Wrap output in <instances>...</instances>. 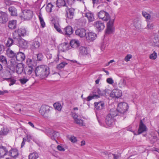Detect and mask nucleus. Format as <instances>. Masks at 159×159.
I'll return each instance as SVG.
<instances>
[{
  "label": "nucleus",
  "instance_id": "obj_55",
  "mask_svg": "<svg viewBox=\"0 0 159 159\" xmlns=\"http://www.w3.org/2000/svg\"><path fill=\"white\" fill-rule=\"evenodd\" d=\"M26 140L28 142H30L33 139L32 136L30 134H26Z\"/></svg>",
  "mask_w": 159,
  "mask_h": 159
},
{
  "label": "nucleus",
  "instance_id": "obj_31",
  "mask_svg": "<svg viewBox=\"0 0 159 159\" xmlns=\"http://www.w3.org/2000/svg\"><path fill=\"white\" fill-rule=\"evenodd\" d=\"M70 46L74 48H77L80 45V43L78 40L76 39L71 40L70 43Z\"/></svg>",
  "mask_w": 159,
  "mask_h": 159
},
{
  "label": "nucleus",
  "instance_id": "obj_58",
  "mask_svg": "<svg viewBox=\"0 0 159 159\" xmlns=\"http://www.w3.org/2000/svg\"><path fill=\"white\" fill-rule=\"evenodd\" d=\"M106 43L105 42H104L103 43H102L100 48H101V50L102 51H104V50H105V48H106Z\"/></svg>",
  "mask_w": 159,
  "mask_h": 159
},
{
  "label": "nucleus",
  "instance_id": "obj_23",
  "mask_svg": "<svg viewBox=\"0 0 159 159\" xmlns=\"http://www.w3.org/2000/svg\"><path fill=\"white\" fill-rule=\"evenodd\" d=\"M94 104L95 108L98 110H101L105 107L104 103L103 101L95 102Z\"/></svg>",
  "mask_w": 159,
  "mask_h": 159
},
{
  "label": "nucleus",
  "instance_id": "obj_59",
  "mask_svg": "<svg viewBox=\"0 0 159 159\" xmlns=\"http://www.w3.org/2000/svg\"><path fill=\"white\" fill-rule=\"evenodd\" d=\"M147 22V25L146 28L151 29L153 27V25L152 24H150V22L149 20H147L146 21Z\"/></svg>",
  "mask_w": 159,
  "mask_h": 159
},
{
  "label": "nucleus",
  "instance_id": "obj_18",
  "mask_svg": "<svg viewBox=\"0 0 159 159\" xmlns=\"http://www.w3.org/2000/svg\"><path fill=\"white\" fill-rule=\"evenodd\" d=\"M147 128L146 126L143 123L142 120H140L139 129L138 130V133L140 134L141 133L147 131Z\"/></svg>",
  "mask_w": 159,
  "mask_h": 159
},
{
  "label": "nucleus",
  "instance_id": "obj_54",
  "mask_svg": "<svg viewBox=\"0 0 159 159\" xmlns=\"http://www.w3.org/2000/svg\"><path fill=\"white\" fill-rule=\"evenodd\" d=\"M7 80H8V81L10 82V83L9 84V85L10 86L13 85L16 82V80L14 79H7Z\"/></svg>",
  "mask_w": 159,
  "mask_h": 159
},
{
  "label": "nucleus",
  "instance_id": "obj_64",
  "mask_svg": "<svg viewBox=\"0 0 159 159\" xmlns=\"http://www.w3.org/2000/svg\"><path fill=\"white\" fill-rule=\"evenodd\" d=\"M111 155L114 159H118L119 158V156L117 154H112Z\"/></svg>",
  "mask_w": 159,
  "mask_h": 159
},
{
  "label": "nucleus",
  "instance_id": "obj_21",
  "mask_svg": "<svg viewBox=\"0 0 159 159\" xmlns=\"http://www.w3.org/2000/svg\"><path fill=\"white\" fill-rule=\"evenodd\" d=\"M96 34L92 32H89L86 34V39L88 41L94 40L96 38Z\"/></svg>",
  "mask_w": 159,
  "mask_h": 159
},
{
  "label": "nucleus",
  "instance_id": "obj_35",
  "mask_svg": "<svg viewBox=\"0 0 159 159\" xmlns=\"http://www.w3.org/2000/svg\"><path fill=\"white\" fill-rule=\"evenodd\" d=\"M16 53L14 52L13 51L11 50L8 49L7 51V55L8 57L10 58H12L11 60L12 59H14L15 61V58Z\"/></svg>",
  "mask_w": 159,
  "mask_h": 159
},
{
  "label": "nucleus",
  "instance_id": "obj_15",
  "mask_svg": "<svg viewBox=\"0 0 159 159\" xmlns=\"http://www.w3.org/2000/svg\"><path fill=\"white\" fill-rule=\"evenodd\" d=\"M25 55L24 53L21 52H18L16 55V61L18 62V63H19V62H22L25 60Z\"/></svg>",
  "mask_w": 159,
  "mask_h": 159
},
{
  "label": "nucleus",
  "instance_id": "obj_12",
  "mask_svg": "<svg viewBox=\"0 0 159 159\" xmlns=\"http://www.w3.org/2000/svg\"><path fill=\"white\" fill-rule=\"evenodd\" d=\"M114 20H111L107 23V30L106 31L107 34H109L113 31V26L114 24Z\"/></svg>",
  "mask_w": 159,
  "mask_h": 159
},
{
  "label": "nucleus",
  "instance_id": "obj_49",
  "mask_svg": "<svg viewBox=\"0 0 159 159\" xmlns=\"http://www.w3.org/2000/svg\"><path fill=\"white\" fill-rule=\"evenodd\" d=\"M53 106L55 109L59 111H61L62 108V107L61 104L59 103H54L53 105Z\"/></svg>",
  "mask_w": 159,
  "mask_h": 159
},
{
  "label": "nucleus",
  "instance_id": "obj_19",
  "mask_svg": "<svg viewBox=\"0 0 159 159\" xmlns=\"http://www.w3.org/2000/svg\"><path fill=\"white\" fill-rule=\"evenodd\" d=\"M34 70L33 67L26 66L24 68V73L26 76H29L31 77V75Z\"/></svg>",
  "mask_w": 159,
  "mask_h": 159
},
{
  "label": "nucleus",
  "instance_id": "obj_28",
  "mask_svg": "<svg viewBox=\"0 0 159 159\" xmlns=\"http://www.w3.org/2000/svg\"><path fill=\"white\" fill-rule=\"evenodd\" d=\"M79 52L80 55L82 56H85L89 54L87 48L84 47L82 46L79 48Z\"/></svg>",
  "mask_w": 159,
  "mask_h": 159
},
{
  "label": "nucleus",
  "instance_id": "obj_47",
  "mask_svg": "<svg viewBox=\"0 0 159 159\" xmlns=\"http://www.w3.org/2000/svg\"><path fill=\"white\" fill-rule=\"evenodd\" d=\"M68 138L71 142L73 143H75L77 141L76 138L73 135L69 136L68 137Z\"/></svg>",
  "mask_w": 159,
  "mask_h": 159
},
{
  "label": "nucleus",
  "instance_id": "obj_44",
  "mask_svg": "<svg viewBox=\"0 0 159 159\" xmlns=\"http://www.w3.org/2000/svg\"><path fill=\"white\" fill-rule=\"evenodd\" d=\"M153 42L155 46L159 45V36L157 35L155 36L153 39Z\"/></svg>",
  "mask_w": 159,
  "mask_h": 159
},
{
  "label": "nucleus",
  "instance_id": "obj_6",
  "mask_svg": "<svg viewBox=\"0 0 159 159\" xmlns=\"http://www.w3.org/2000/svg\"><path fill=\"white\" fill-rule=\"evenodd\" d=\"M51 108L48 106L42 105L40 108L39 113L44 118H47L48 117Z\"/></svg>",
  "mask_w": 159,
  "mask_h": 159
},
{
  "label": "nucleus",
  "instance_id": "obj_38",
  "mask_svg": "<svg viewBox=\"0 0 159 159\" xmlns=\"http://www.w3.org/2000/svg\"><path fill=\"white\" fill-rule=\"evenodd\" d=\"M56 4L59 7L62 6H66V3L64 0H57Z\"/></svg>",
  "mask_w": 159,
  "mask_h": 159
},
{
  "label": "nucleus",
  "instance_id": "obj_50",
  "mask_svg": "<svg viewBox=\"0 0 159 159\" xmlns=\"http://www.w3.org/2000/svg\"><path fill=\"white\" fill-rule=\"evenodd\" d=\"M134 25L137 29H140L141 27L140 22L139 21H135L134 23Z\"/></svg>",
  "mask_w": 159,
  "mask_h": 159
},
{
  "label": "nucleus",
  "instance_id": "obj_25",
  "mask_svg": "<svg viewBox=\"0 0 159 159\" xmlns=\"http://www.w3.org/2000/svg\"><path fill=\"white\" fill-rule=\"evenodd\" d=\"M63 32L62 34L67 35H69L73 33V30L71 26H67L64 28Z\"/></svg>",
  "mask_w": 159,
  "mask_h": 159
},
{
  "label": "nucleus",
  "instance_id": "obj_32",
  "mask_svg": "<svg viewBox=\"0 0 159 159\" xmlns=\"http://www.w3.org/2000/svg\"><path fill=\"white\" fill-rule=\"evenodd\" d=\"M16 20H10L8 22V27L10 29H13L16 28Z\"/></svg>",
  "mask_w": 159,
  "mask_h": 159
},
{
  "label": "nucleus",
  "instance_id": "obj_16",
  "mask_svg": "<svg viewBox=\"0 0 159 159\" xmlns=\"http://www.w3.org/2000/svg\"><path fill=\"white\" fill-rule=\"evenodd\" d=\"M105 122L107 127H111L113 124V117L111 116L110 115H107L106 116Z\"/></svg>",
  "mask_w": 159,
  "mask_h": 159
},
{
  "label": "nucleus",
  "instance_id": "obj_39",
  "mask_svg": "<svg viewBox=\"0 0 159 159\" xmlns=\"http://www.w3.org/2000/svg\"><path fill=\"white\" fill-rule=\"evenodd\" d=\"M126 85V81L124 79H121L118 84L119 87L121 88L125 87Z\"/></svg>",
  "mask_w": 159,
  "mask_h": 159
},
{
  "label": "nucleus",
  "instance_id": "obj_63",
  "mask_svg": "<svg viewBox=\"0 0 159 159\" xmlns=\"http://www.w3.org/2000/svg\"><path fill=\"white\" fill-rule=\"evenodd\" d=\"M72 116L74 118V120L78 119V116L75 113H72Z\"/></svg>",
  "mask_w": 159,
  "mask_h": 159
},
{
  "label": "nucleus",
  "instance_id": "obj_48",
  "mask_svg": "<svg viewBox=\"0 0 159 159\" xmlns=\"http://www.w3.org/2000/svg\"><path fill=\"white\" fill-rule=\"evenodd\" d=\"M14 108L17 111H20L21 110V109L22 108L23 109V107L20 104H18L15 105Z\"/></svg>",
  "mask_w": 159,
  "mask_h": 159
},
{
  "label": "nucleus",
  "instance_id": "obj_24",
  "mask_svg": "<svg viewBox=\"0 0 159 159\" xmlns=\"http://www.w3.org/2000/svg\"><path fill=\"white\" fill-rule=\"evenodd\" d=\"M40 44L39 42L37 39H35L33 41L32 45L31 47L32 50H34L40 47Z\"/></svg>",
  "mask_w": 159,
  "mask_h": 159
},
{
  "label": "nucleus",
  "instance_id": "obj_42",
  "mask_svg": "<svg viewBox=\"0 0 159 159\" xmlns=\"http://www.w3.org/2000/svg\"><path fill=\"white\" fill-rule=\"evenodd\" d=\"M38 157V154L36 152L31 153L29 155V159H37Z\"/></svg>",
  "mask_w": 159,
  "mask_h": 159
},
{
  "label": "nucleus",
  "instance_id": "obj_22",
  "mask_svg": "<svg viewBox=\"0 0 159 159\" xmlns=\"http://www.w3.org/2000/svg\"><path fill=\"white\" fill-rule=\"evenodd\" d=\"M7 154L13 158H16L19 155L18 150L16 149L12 148L8 152Z\"/></svg>",
  "mask_w": 159,
  "mask_h": 159
},
{
  "label": "nucleus",
  "instance_id": "obj_5",
  "mask_svg": "<svg viewBox=\"0 0 159 159\" xmlns=\"http://www.w3.org/2000/svg\"><path fill=\"white\" fill-rule=\"evenodd\" d=\"M128 104L125 102H120L119 103L117 106V111L120 114V116H123L125 115L128 109Z\"/></svg>",
  "mask_w": 159,
  "mask_h": 159
},
{
  "label": "nucleus",
  "instance_id": "obj_7",
  "mask_svg": "<svg viewBox=\"0 0 159 159\" xmlns=\"http://www.w3.org/2000/svg\"><path fill=\"white\" fill-rule=\"evenodd\" d=\"M44 132L49 136L51 139L57 142V139L59 137V133L52 129H48L46 130Z\"/></svg>",
  "mask_w": 159,
  "mask_h": 159
},
{
  "label": "nucleus",
  "instance_id": "obj_17",
  "mask_svg": "<svg viewBox=\"0 0 159 159\" xmlns=\"http://www.w3.org/2000/svg\"><path fill=\"white\" fill-rule=\"evenodd\" d=\"M75 9L73 8L66 9V16L69 19H72L74 15Z\"/></svg>",
  "mask_w": 159,
  "mask_h": 159
},
{
  "label": "nucleus",
  "instance_id": "obj_45",
  "mask_svg": "<svg viewBox=\"0 0 159 159\" xmlns=\"http://www.w3.org/2000/svg\"><path fill=\"white\" fill-rule=\"evenodd\" d=\"M53 6L51 3H49L46 6V11L48 12H50L52 10V8Z\"/></svg>",
  "mask_w": 159,
  "mask_h": 159
},
{
  "label": "nucleus",
  "instance_id": "obj_57",
  "mask_svg": "<svg viewBox=\"0 0 159 159\" xmlns=\"http://www.w3.org/2000/svg\"><path fill=\"white\" fill-rule=\"evenodd\" d=\"M38 60L39 61H41L43 59V55L41 53H39L37 55Z\"/></svg>",
  "mask_w": 159,
  "mask_h": 159
},
{
  "label": "nucleus",
  "instance_id": "obj_56",
  "mask_svg": "<svg viewBox=\"0 0 159 159\" xmlns=\"http://www.w3.org/2000/svg\"><path fill=\"white\" fill-rule=\"evenodd\" d=\"M132 57V56L131 54L127 55L125 58V60L127 62L129 61L130 59Z\"/></svg>",
  "mask_w": 159,
  "mask_h": 159
},
{
  "label": "nucleus",
  "instance_id": "obj_27",
  "mask_svg": "<svg viewBox=\"0 0 159 159\" xmlns=\"http://www.w3.org/2000/svg\"><path fill=\"white\" fill-rule=\"evenodd\" d=\"M8 153V150L5 147L0 146V158L3 157Z\"/></svg>",
  "mask_w": 159,
  "mask_h": 159
},
{
  "label": "nucleus",
  "instance_id": "obj_30",
  "mask_svg": "<svg viewBox=\"0 0 159 159\" xmlns=\"http://www.w3.org/2000/svg\"><path fill=\"white\" fill-rule=\"evenodd\" d=\"M26 64L27 65V66L33 67V68H34L36 65L35 61L33 59H27L26 61Z\"/></svg>",
  "mask_w": 159,
  "mask_h": 159
},
{
  "label": "nucleus",
  "instance_id": "obj_2",
  "mask_svg": "<svg viewBox=\"0 0 159 159\" xmlns=\"http://www.w3.org/2000/svg\"><path fill=\"white\" fill-rule=\"evenodd\" d=\"M33 15L32 11L30 10H22L19 15V17L23 21L28 20H30Z\"/></svg>",
  "mask_w": 159,
  "mask_h": 159
},
{
  "label": "nucleus",
  "instance_id": "obj_46",
  "mask_svg": "<svg viewBox=\"0 0 159 159\" xmlns=\"http://www.w3.org/2000/svg\"><path fill=\"white\" fill-rule=\"evenodd\" d=\"M67 64V63L66 62L63 61L58 65L57 66V67L58 69H60L64 68Z\"/></svg>",
  "mask_w": 159,
  "mask_h": 159
},
{
  "label": "nucleus",
  "instance_id": "obj_36",
  "mask_svg": "<svg viewBox=\"0 0 159 159\" xmlns=\"http://www.w3.org/2000/svg\"><path fill=\"white\" fill-rule=\"evenodd\" d=\"M30 78V77L29 76H24L20 79L19 81L21 84H24L29 80Z\"/></svg>",
  "mask_w": 159,
  "mask_h": 159
},
{
  "label": "nucleus",
  "instance_id": "obj_29",
  "mask_svg": "<svg viewBox=\"0 0 159 159\" xmlns=\"http://www.w3.org/2000/svg\"><path fill=\"white\" fill-rule=\"evenodd\" d=\"M85 16L88 19L89 22H92L94 20L93 14L90 11H89L88 12L85 13Z\"/></svg>",
  "mask_w": 159,
  "mask_h": 159
},
{
  "label": "nucleus",
  "instance_id": "obj_62",
  "mask_svg": "<svg viewBox=\"0 0 159 159\" xmlns=\"http://www.w3.org/2000/svg\"><path fill=\"white\" fill-rule=\"evenodd\" d=\"M57 149L58 150L61 151H64L65 149L63 147L60 145H58Z\"/></svg>",
  "mask_w": 159,
  "mask_h": 159
},
{
  "label": "nucleus",
  "instance_id": "obj_8",
  "mask_svg": "<svg viewBox=\"0 0 159 159\" xmlns=\"http://www.w3.org/2000/svg\"><path fill=\"white\" fill-rule=\"evenodd\" d=\"M14 41L17 45L19 47L24 48H27L28 47V43L27 41L24 39H14Z\"/></svg>",
  "mask_w": 159,
  "mask_h": 159
},
{
  "label": "nucleus",
  "instance_id": "obj_34",
  "mask_svg": "<svg viewBox=\"0 0 159 159\" xmlns=\"http://www.w3.org/2000/svg\"><path fill=\"white\" fill-rule=\"evenodd\" d=\"M108 115H110L113 118L118 115L120 116V114L117 111V110L115 109H111L110 111V113Z\"/></svg>",
  "mask_w": 159,
  "mask_h": 159
},
{
  "label": "nucleus",
  "instance_id": "obj_14",
  "mask_svg": "<svg viewBox=\"0 0 159 159\" xmlns=\"http://www.w3.org/2000/svg\"><path fill=\"white\" fill-rule=\"evenodd\" d=\"M8 20L7 14L5 12L0 11V23H5Z\"/></svg>",
  "mask_w": 159,
  "mask_h": 159
},
{
  "label": "nucleus",
  "instance_id": "obj_60",
  "mask_svg": "<svg viewBox=\"0 0 159 159\" xmlns=\"http://www.w3.org/2000/svg\"><path fill=\"white\" fill-rule=\"evenodd\" d=\"M107 82L110 84H112L113 83V80L112 78H110L107 79Z\"/></svg>",
  "mask_w": 159,
  "mask_h": 159
},
{
  "label": "nucleus",
  "instance_id": "obj_52",
  "mask_svg": "<svg viewBox=\"0 0 159 159\" xmlns=\"http://www.w3.org/2000/svg\"><path fill=\"white\" fill-rule=\"evenodd\" d=\"M157 57V54L155 51H154L149 56V58L150 59L152 60L155 59Z\"/></svg>",
  "mask_w": 159,
  "mask_h": 159
},
{
  "label": "nucleus",
  "instance_id": "obj_51",
  "mask_svg": "<svg viewBox=\"0 0 159 159\" xmlns=\"http://www.w3.org/2000/svg\"><path fill=\"white\" fill-rule=\"evenodd\" d=\"M54 27L56 30L59 33L61 34H62L63 32L61 30L60 28V26L59 25L57 24H54Z\"/></svg>",
  "mask_w": 159,
  "mask_h": 159
},
{
  "label": "nucleus",
  "instance_id": "obj_37",
  "mask_svg": "<svg viewBox=\"0 0 159 159\" xmlns=\"http://www.w3.org/2000/svg\"><path fill=\"white\" fill-rule=\"evenodd\" d=\"M0 63L3 66H6L7 64L6 57L2 55L0 56Z\"/></svg>",
  "mask_w": 159,
  "mask_h": 159
},
{
  "label": "nucleus",
  "instance_id": "obj_26",
  "mask_svg": "<svg viewBox=\"0 0 159 159\" xmlns=\"http://www.w3.org/2000/svg\"><path fill=\"white\" fill-rule=\"evenodd\" d=\"M75 33L76 35L81 38L85 36L86 35V30L84 29H78L75 31Z\"/></svg>",
  "mask_w": 159,
  "mask_h": 159
},
{
  "label": "nucleus",
  "instance_id": "obj_43",
  "mask_svg": "<svg viewBox=\"0 0 159 159\" xmlns=\"http://www.w3.org/2000/svg\"><path fill=\"white\" fill-rule=\"evenodd\" d=\"M143 16L146 19V21L147 20H149L150 19L151 16L150 15L147 13L145 11H143L142 12Z\"/></svg>",
  "mask_w": 159,
  "mask_h": 159
},
{
  "label": "nucleus",
  "instance_id": "obj_33",
  "mask_svg": "<svg viewBox=\"0 0 159 159\" xmlns=\"http://www.w3.org/2000/svg\"><path fill=\"white\" fill-rule=\"evenodd\" d=\"M8 10L11 16H16L17 15V10L13 7H10L8 8Z\"/></svg>",
  "mask_w": 159,
  "mask_h": 159
},
{
  "label": "nucleus",
  "instance_id": "obj_10",
  "mask_svg": "<svg viewBox=\"0 0 159 159\" xmlns=\"http://www.w3.org/2000/svg\"><path fill=\"white\" fill-rule=\"evenodd\" d=\"M98 16L100 19L104 21H107L110 19L109 14L107 12L101 11L98 14Z\"/></svg>",
  "mask_w": 159,
  "mask_h": 159
},
{
  "label": "nucleus",
  "instance_id": "obj_9",
  "mask_svg": "<svg viewBox=\"0 0 159 159\" xmlns=\"http://www.w3.org/2000/svg\"><path fill=\"white\" fill-rule=\"evenodd\" d=\"M95 93H97V94H93L92 95H89L86 98V101H89L90 100L95 99H97L100 97V96H102L105 94L104 93H103L102 92L101 90L98 88L97 89Z\"/></svg>",
  "mask_w": 159,
  "mask_h": 159
},
{
  "label": "nucleus",
  "instance_id": "obj_53",
  "mask_svg": "<svg viewBox=\"0 0 159 159\" xmlns=\"http://www.w3.org/2000/svg\"><path fill=\"white\" fill-rule=\"evenodd\" d=\"M74 121L75 123L80 125H83V120H82L79 119L78 118L75 119V120H74Z\"/></svg>",
  "mask_w": 159,
  "mask_h": 159
},
{
  "label": "nucleus",
  "instance_id": "obj_11",
  "mask_svg": "<svg viewBox=\"0 0 159 159\" xmlns=\"http://www.w3.org/2000/svg\"><path fill=\"white\" fill-rule=\"evenodd\" d=\"M10 131V129L6 125H0V135L5 136L9 134Z\"/></svg>",
  "mask_w": 159,
  "mask_h": 159
},
{
  "label": "nucleus",
  "instance_id": "obj_13",
  "mask_svg": "<svg viewBox=\"0 0 159 159\" xmlns=\"http://www.w3.org/2000/svg\"><path fill=\"white\" fill-rule=\"evenodd\" d=\"M122 95V92L118 89H114L111 92L110 96L112 98H119Z\"/></svg>",
  "mask_w": 159,
  "mask_h": 159
},
{
  "label": "nucleus",
  "instance_id": "obj_40",
  "mask_svg": "<svg viewBox=\"0 0 159 159\" xmlns=\"http://www.w3.org/2000/svg\"><path fill=\"white\" fill-rule=\"evenodd\" d=\"M14 43H15V44H16L14 41V40H13L12 38H9L7 41L6 45L7 47H10Z\"/></svg>",
  "mask_w": 159,
  "mask_h": 159
},
{
  "label": "nucleus",
  "instance_id": "obj_61",
  "mask_svg": "<svg viewBox=\"0 0 159 159\" xmlns=\"http://www.w3.org/2000/svg\"><path fill=\"white\" fill-rule=\"evenodd\" d=\"M5 3L7 5H10L12 4V2L10 0H5Z\"/></svg>",
  "mask_w": 159,
  "mask_h": 159
},
{
  "label": "nucleus",
  "instance_id": "obj_1",
  "mask_svg": "<svg viewBox=\"0 0 159 159\" xmlns=\"http://www.w3.org/2000/svg\"><path fill=\"white\" fill-rule=\"evenodd\" d=\"M34 71L36 75L42 79L47 77L49 74L48 67L44 65L37 66Z\"/></svg>",
  "mask_w": 159,
  "mask_h": 159
},
{
  "label": "nucleus",
  "instance_id": "obj_3",
  "mask_svg": "<svg viewBox=\"0 0 159 159\" xmlns=\"http://www.w3.org/2000/svg\"><path fill=\"white\" fill-rule=\"evenodd\" d=\"M11 65L12 69L16 70V72L18 74H21L24 70L23 65L20 63H18L14 59L11 61Z\"/></svg>",
  "mask_w": 159,
  "mask_h": 159
},
{
  "label": "nucleus",
  "instance_id": "obj_4",
  "mask_svg": "<svg viewBox=\"0 0 159 159\" xmlns=\"http://www.w3.org/2000/svg\"><path fill=\"white\" fill-rule=\"evenodd\" d=\"M28 34L26 28L22 27L15 30L13 34L14 39H19L21 36H25Z\"/></svg>",
  "mask_w": 159,
  "mask_h": 159
},
{
  "label": "nucleus",
  "instance_id": "obj_41",
  "mask_svg": "<svg viewBox=\"0 0 159 159\" xmlns=\"http://www.w3.org/2000/svg\"><path fill=\"white\" fill-rule=\"evenodd\" d=\"M38 17L42 27L43 28L45 27V23L43 20L42 14L40 12L39 13Z\"/></svg>",
  "mask_w": 159,
  "mask_h": 159
},
{
  "label": "nucleus",
  "instance_id": "obj_20",
  "mask_svg": "<svg viewBox=\"0 0 159 159\" xmlns=\"http://www.w3.org/2000/svg\"><path fill=\"white\" fill-rule=\"evenodd\" d=\"M94 25L99 31L103 30L105 27L104 23L100 21L95 22Z\"/></svg>",
  "mask_w": 159,
  "mask_h": 159
}]
</instances>
